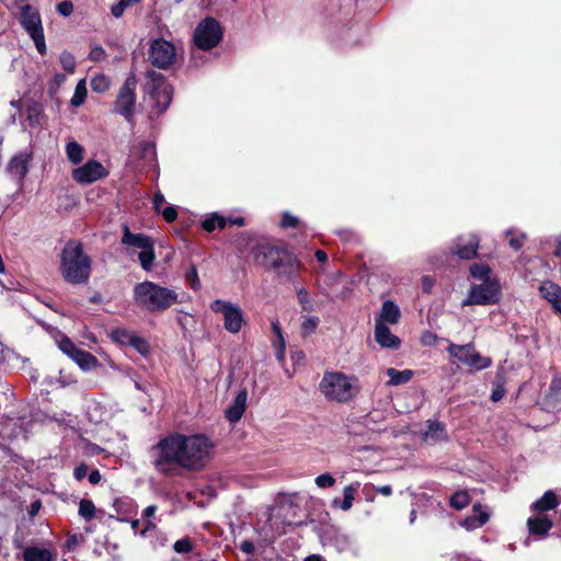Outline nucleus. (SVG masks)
<instances>
[{
  "instance_id": "nucleus-20",
  "label": "nucleus",
  "mask_w": 561,
  "mask_h": 561,
  "mask_svg": "<svg viewBox=\"0 0 561 561\" xmlns=\"http://www.w3.org/2000/svg\"><path fill=\"white\" fill-rule=\"evenodd\" d=\"M478 245L479 240L476 236H470L468 240L465 237H459L451 251L462 260H470L477 255Z\"/></svg>"
},
{
  "instance_id": "nucleus-46",
  "label": "nucleus",
  "mask_w": 561,
  "mask_h": 561,
  "mask_svg": "<svg viewBox=\"0 0 561 561\" xmlns=\"http://www.w3.org/2000/svg\"><path fill=\"white\" fill-rule=\"evenodd\" d=\"M314 482H316L317 486L327 489V488H331L334 485L335 479L330 473H323V474L318 476L316 478Z\"/></svg>"
},
{
  "instance_id": "nucleus-21",
  "label": "nucleus",
  "mask_w": 561,
  "mask_h": 561,
  "mask_svg": "<svg viewBox=\"0 0 561 561\" xmlns=\"http://www.w3.org/2000/svg\"><path fill=\"white\" fill-rule=\"evenodd\" d=\"M31 159H32L31 153H27V152L18 153L10 160V162L8 164V172L12 176H15L21 182L28 172V164H30Z\"/></svg>"
},
{
  "instance_id": "nucleus-42",
  "label": "nucleus",
  "mask_w": 561,
  "mask_h": 561,
  "mask_svg": "<svg viewBox=\"0 0 561 561\" xmlns=\"http://www.w3.org/2000/svg\"><path fill=\"white\" fill-rule=\"evenodd\" d=\"M176 553H188L193 550V542L190 537H183L173 543Z\"/></svg>"
},
{
  "instance_id": "nucleus-7",
  "label": "nucleus",
  "mask_w": 561,
  "mask_h": 561,
  "mask_svg": "<svg viewBox=\"0 0 561 561\" xmlns=\"http://www.w3.org/2000/svg\"><path fill=\"white\" fill-rule=\"evenodd\" d=\"M19 21L26 34L32 38L41 55L47 51L42 18L37 8L23 4L19 10Z\"/></svg>"
},
{
  "instance_id": "nucleus-22",
  "label": "nucleus",
  "mask_w": 561,
  "mask_h": 561,
  "mask_svg": "<svg viewBox=\"0 0 561 561\" xmlns=\"http://www.w3.org/2000/svg\"><path fill=\"white\" fill-rule=\"evenodd\" d=\"M559 504L557 494L549 490L531 504L530 510L537 515H546V512L554 510Z\"/></svg>"
},
{
  "instance_id": "nucleus-28",
  "label": "nucleus",
  "mask_w": 561,
  "mask_h": 561,
  "mask_svg": "<svg viewBox=\"0 0 561 561\" xmlns=\"http://www.w3.org/2000/svg\"><path fill=\"white\" fill-rule=\"evenodd\" d=\"M386 375L389 378L386 385L398 387L408 383L413 378L414 373L411 369L398 370L396 368H388L386 369Z\"/></svg>"
},
{
  "instance_id": "nucleus-12",
  "label": "nucleus",
  "mask_w": 561,
  "mask_h": 561,
  "mask_svg": "<svg viewBox=\"0 0 561 561\" xmlns=\"http://www.w3.org/2000/svg\"><path fill=\"white\" fill-rule=\"evenodd\" d=\"M54 337L59 350L71 358L81 369L91 370L96 367L98 359L92 354L79 348L62 332L57 331Z\"/></svg>"
},
{
  "instance_id": "nucleus-16",
  "label": "nucleus",
  "mask_w": 561,
  "mask_h": 561,
  "mask_svg": "<svg viewBox=\"0 0 561 561\" xmlns=\"http://www.w3.org/2000/svg\"><path fill=\"white\" fill-rule=\"evenodd\" d=\"M131 163L138 171L156 169L157 154L151 142L140 141L133 146L130 151Z\"/></svg>"
},
{
  "instance_id": "nucleus-50",
  "label": "nucleus",
  "mask_w": 561,
  "mask_h": 561,
  "mask_svg": "<svg viewBox=\"0 0 561 561\" xmlns=\"http://www.w3.org/2000/svg\"><path fill=\"white\" fill-rule=\"evenodd\" d=\"M186 279L191 284V287L193 289L199 288L201 284H199L198 273H197V270L195 266H191V268L186 273Z\"/></svg>"
},
{
  "instance_id": "nucleus-32",
  "label": "nucleus",
  "mask_w": 561,
  "mask_h": 561,
  "mask_svg": "<svg viewBox=\"0 0 561 561\" xmlns=\"http://www.w3.org/2000/svg\"><path fill=\"white\" fill-rule=\"evenodd\" d=\"M539 290L542 297L553 305L561 300V287L552 282L542 283Z\"/></svg>"
},
{
  "instance_id": "nucleus-38",
  "label": "nucleus",
  "mask_w": 561,
  "mask_h": 561,
  "mask_svg": "<svg viewBox=\"0 0 561 561\" xmlns=\"http://www.w3.org/2000/svg\"><path fill=\"white\" fill-rule=\"evenodd\" d=\"M450 505L456 508V510H462L465 508L469 502H470V497H469V494L465 491H460V492H456L451 497H450Z\"/></svg>"
},
{
  "instance_id": "nucleus-64",
  "label": "nucleus",
  "mask_w": 561,
  "mask_h": 561,
  "mask_svg": "<svg viewBox=\"0 0 561 561\" xmlns=\"http://www.w3.org/2000/svg\"><path fill=\"white\" fill-rule=\"evenodd\" d=\"M102 55H103L102 48H94L90 54L91 58L94 60H100L102 58Z\"/></svg>"
},
{
  "instance_id": "nucleus-43",
  "label": "nucleus",
  "mask_w": 561,
  "mask_h": 561,
  "mask_svg": "<svg viewBox=\"0 0 561 561\" xmlns=\"http://www.w3.org/2000/svg\"><path fill=\"white\" fill-rule=\"evenodd\" d=\"M272 329L275 335L278 339V351L276 353L277 359L282 360L284 358V350H285V340L282 335L280 325L278 322H272Z\"/></svg>"
},
{
  "instance_id": "nucleus-5",
  "label": "nucleus",
  "mask_w": 561,
  "mask_h": 561,
  "mask_svg": "<svg viewBox=\"0 0 561 561\" xmlns=\"http://www.w3.org/2000/svg\"><path fill=\"white\" fill-rule=\"evenodd\" d=\"M147 82L145 85V104L150 119L159 117L170 105L172 101L173 89L165 81L164 77L149 70L146 73Z\"/></svg>"
},
{
  "instance_id": "nucleus-35",
  "label": "nucleus",
  "mask_w": 561,
  "mask_h": 561,
  "mask_svg": "<svg viewBox=\"0 0 561 561\" xmlns=\"http://www.w3.org/2000/svg\"><path fill=\"white\" fill-rule=\"evenodd\" d=\"M490 274L491 268L488 265L476 263L470 266V275L477 280H494L495 278H492Z\"/></svg>"
},
{
  "instance_id": "nucleus-11",
  "label": "nucleus",
  "mask_w": 561,
  "mask_h": 561,
  "mask_svg": "<svg viewBox=\"0 0 561 561\" xmlns=\"http://www.w3.org/2000/svg\"><path fill=\"white\" fill-rule=\"evenodd\" d=\"M136 88L137 79L134 75H129L118 90L116 100L113 104V112L124 116L128 122L131 121L135 113Z\"/></svg>"
},
{
  "instance_id": "nucleus-41",
  "label": "nucleus",
  "mask_w": 561,
  "mask_h": 561,
  "mask_svg": "<svg viewBox=\"0 0 561 561\" xmlns=\"http://www.w3.org/2000/svg\"><path fill=\"white\" fill-rule=\"evenodd\" d=\"M297 298L305 311H313L314 310V304L313 300L310 299L308 293L304 288H299L297 290Z\"/></svg>"
},
{
  "instance_id": "nucleus-55",
  "label": "nucleus",
  "mask_w": 561,
  "mask_h": 561,
  "mask_svg": "<svg viewBox=\"0 0 561 561\" xmlns=\"http://www.w3.org/2000/svg\"><path fill=\"white\" fill-rule=\"evenodd\" d=\"M88 467L84 463L77 466L73 470V477L76 480L81 481L87 477Z\"/></svg>"
},
{
  "instance_id": "nucleus-39",
  "label": "nucleus",
  "mask_w": 561,
  "mask_h": 561,
  "mask_svg": "<svg viewBox=\"0 0 561 561\" xmlns=\"http://www.w3.org/2000/svg\"><path fill=\"white\" fill-rule=\"evenodd\" d=\"M506 236L510 237L508 244L514 250H519L526 240L524 232H516L512 229L506 231Z\"/></svg>"
},
{
  "instance_id": "nucleus-51",
  "label": "nucleus",
  "mask_w": 561,
  "mask_h": 561,
  "mask_svg": "<svg viewBox=\"0 0 561 561\" xmlns=\"http://www.w3.org/2000/svg\"><path fill=\"white\" fill-rule=\"evenodd\" d=\"M87 413H88L90 421L93 423H101L103 421L102 412H101V410L99 411V407L96 404L90 405L88 408Z\"/></svg>"
},
{
  "instance_id": "nucleus-56",
  "label": "nucleus",
  "mask_w": 561,
  "mask_h": 561,
  "mask_svg": "<svg viewBox=\"0 0 561 561\" xmlns=\"http://www.w3.org/2000/svg\"><path fill=\"white\" fill-rule=\"evenodd\" d=\"M128 5V3H124V0H121L117 4L111 8L112 14L116 18H119L123 14L125 8Z\"/></svg>"
},
{
  "instance_id": "nucleus-8",
  "label": "nucleus",
  "mask_w": 561,
  "mask_h": 561,
  "mask_svg": "<svg viewBox=\"0 0 561 561\" xmlns=\"http://www.w3.org/2000/svg\"><path fill=\"white\" fill-rule=\"evenodd\" d=\"M501 299V286L497 279L481 282L470 287L462 306H489L499 302Z\"/></svg>"
},
{
  "instance_id": "nucleus-63",
  "label": "nucleus",
  "mask_w": 561,
  "mask_h": 561,
  "mask_svg": "<svg viewBox=\"0 0 561 561\" xmlns=\"http://www.w3.org/2000/svg\"><path fill=\"white\" fill-rule=\"evenodd\" d=\"M553 255L561 259V234L556 239V250L553 251Z\"/></svg>"
},
{
  "instance_id": "nucleus-45",
  "label": "nucleus",
  "mask_w": 561,
  "mask_h": 561,
  "mask_svg": "<svg viewBox=\"0 0 561 561\" xmlns=\"http://www.w3.org/2000/svg\"><path fill=\"white\" fill-rule=\"evenodd\" d=\"M59 60H60L61 67L65 71H67L69 73L75 71L76 60H75V57L70 53H68V51L61 53Z\"/></svg>"
},
{
  "instance_id": "nucleus-30",
  "label": "nucleus",
  "mask_w": 561,
  "mask_h": 561,
  "mask_svg": "<svg viewBox=\"0 0 561 561\" xmlns=\"http://www.w3.org/2000/svg\"><path fill=\"white\" fill-rule=\"evenodd\" d=\"M25 561H54L55 554L45 548L30 547L23 552Z\"/></svg>"
},
{
  "instance_id": "nucleus-29",
  "label": "nucleus",
  "mask_w": 561,
  "mask_h": 561,
  "mask_svg": "<svg viewBox=\"0 0 561 561\" xmlns=\"http://www.w3.org/2000/svg\"><path fill=\"white\" fill-rule=\"evenodd\" d=\"M357 488H358V484L357 485L350 484V485L345 486L343 489V500L334 499L332 501V506L339 507L344 512L350 511L353 506V502L355 499V493H356Z\"/></svg>"
},
{
  "instance_id": "nucleus-59",
  "label": "nucleus",
  "mask_w": 561,
  "mask_h": 561,
  "mask_svg": "<svg viewBox=\"0 0 561 561\" xmlns=\"http://www.w3.org/2000/svg\"><path fill=\"white\" fill-rule=\"evenodd\" d=\"M240 549L245 553H252L254 551V545L249 540H244L240 543Z\"/></svg>"
},
{
  "instance_id": "nucleus-33",
  "label": "nucleus",
  "mask_w": 561,
  "mask_h": 561,
  "mask_svg": "<svg viewBox=\"0 0 561 561\" xmlns=\"http://www.w3.org/2000/svg\"><path fill=\"white\" fill-rule=\"evenodd\" d=\"M84 149L83 147L75 141L70 140L66 145V156L72 164H79L83 160Z\"/></svg>"
},
{
  "instance_id": "nucleus-18",
  "label": "nucleus",
  "mask_w": 561,
  "mask_h": 561,
  "mask_svg": "<svg viewBox=\"0 0 561 561\" xmlns=\"http://www.w3.org/2000/svg\"><path fill=\"white\" fill-rule=\"evenodd\" d=\"M553 522L548 515H537L527 519V528L529 535L536 540H541L547 537L549 530L552 528Z\"/></svg>"
},
{
  "instance_id": "nucleus-61",
  "label": "nucleus",
  "mask_w": 561,
  "mask_h": 561,
  "mask_svg": "<svg viewBox=\"0 0 561 561\" xmlns=\"http://www.w3.org/2000/svg\"><path fill=\"white\" fill-rule=\"evenodd\" d=\"M100 480H101V474H100L99 470H93L90 472V474H89L90 483L96 484L100 482Z\"/></svg>"
},
{
  "instance_id": "nucleus-1",
  "label": "nucleus",
  "mask_w": 561,
  "mask_h": 561,
  "mask_svg": "<svg viewBox=\"0 0 561 561\" xmlns=\"http://www.w3.org/2000/svg\"><path fill=\"white\" fill-rule=\"evenodd\" d=\"M213 440L204 434L174 433L152 447L153 466L161 473L176 468L198 471L206 467L214 453Z\"/></svg>"
},
{
  "instance_id": "nucleus-49",
  "label": "nucleus",
  "mask_w": 561,
  "mask_h": 561,
  "mask_svg": "<svg viewBox=\"0 0 561 561\" xmlns=\"http://www.w3.org/2000/svg\"><path fill=\"white\" fill-rule=\"evenodd\" d=\"M91 88L93 91L103 93L105 91V76L98 75L91 80Z\"/></svg>"
},
{
  "instance_id": "nucleus-36",
  "label": "nucleus",
  "mask_w": 561,
  "mask_h": 561,
  "mask_svg": "<svg viewBox=\"0 0 561 561\" xmlns=\"http://www.w3.org/2000/svg\"><path fill=\"white\" fill-rule=\"evenodd\" d=\"M96 508L92 501L81 500L79 503V515L85 520H92L95 517Z\"/></svg>"
},
{
  "instance_id": "nucleus-3",
  "label": "nucleus",
  "mask_w": 561,
  "mask_h": 561,
  "mask_svg": "<svg viewBox=\"0 0 561 561\" xmlns=\"http://www.w3.org/2000/svg\"><path fill=\"white\" fill-rule=\"evenodd\" d=\"M133 298L136 306L140 309L149 312H159L174 305L178 301V294L170 288L145 280L135 285Z\"/></svg>"
},
{
  "instance_id": "nucleus-4",
  "label": "nucleus",
  "mask_w": 561,
  "mask_h": 561,
  "mask_svg": "<svg viewBox=\"0 0 561 561\" xmlns=\"http://www.w3.org/2000/svg\"><path fill=\"white\" fill-rule=\"evenodd\" d=\"M320 392L329 400L339 403L352 401L360 391L358 378L341 371H327L319 383Z\"/></svg>"
},
{
  "instance_id": "nucleus-27",
  "label": "nucleus",
  "mask_w": 561,
  "mask_h": 561,
  "mask_svg": "<svg viewBox=\"0 0 561 561\" xmlns=\"http://www.w3.org/2000/svg\"><path fill=\"white\" fill-rule=\"evenodd\" d=\"M122 242L140 250H146L153 245V241L150 237L142 233H131L127 228L125 229Z\"/></svg>"
},
{
  "instance_id": "nucleus-10",
  "label": "nucleus",
  "mask_w": 561,
  "mask_h": 561,
  "mask_svg": "<svg viewBox=\"0 0 561 561\" xmlns=\"http://www.w3.org/2000/svg\"><path fill=\"white\" fill-rule=\"evenodd\" d=\"M210 310L222 316L226 331L232 334L241 331L244 324V317L239 305L228 300L216 299L210 304Z\"/></svg>"
},
{
  "instance_id": "nucleus-58",
  "label": "nucleus",
  "mask_w": 561,
  "mask_h": 561,
  "mask_svg": "<svg viewBox=\"0 0 561 561\" xmlns=\"http://www.w3.org/2000/svg\"><path fill=\"white\" fill-rule=\"evenodd\" d=\"M505 394V391L503 388L499 387L492 391L491 400L494 402L500 401Z\"/></svg>"
},
{
  "instance_id": "nucleus-62",
  "label": "nucleus",
  "mask_w": 561,
  "mask_h": 561,
  "mask_svg": "<svg viewBox=\"0 0 561 561\" xmlns=\"http://www.w3.org/2000/svg\"><path fill=\"white\" fill-rule=\"evenodd\" d=\"M157 512V506L156 505H149L148 507L145 508L144 511V516L146 518H151Z\"/></svg>"
},
{
  "instance_id": "nucleus-34",
  "label": "nucleus",
  "mask_w": 561,
  "mask_h": 561,
  "mask_svg": "<svg viewBox=\"0 0 561 561\" xmlns=\"http://www.w3.org/2000/svg\"><path fill=\"white\" fill-rule=\"evenodd\" d=\"M138 260L140 262L142 270L146 272H150L153 268V263L156 261L153 245L146 250H141L138 253Z\"/></svg>"
},
{
  "instance_id": "nucleus-54",
  "label": "nucleus",
  "mask_w": 561,
  "mask_h": 561,
  "mask_svg": "<svg viewBox=\"0 0 561 561\" xmlns=\"http://www.w3.org/2000/svg\"><path fill=\"white\" fill-rule=\"evenodd\" d=\"M161 213H162L163 218L168 222L174 221L178 217V211H176L175 207H173V206L165 207Z\"/></svg>"
},
{
  "instance_id": "nucleus-53",
  "label": "nucleus",
  "mask_w": 561,
  "mask_h": 561,
  "mask_svg": "<svg viewBox=\"0 0 561 561\" xmlns=\"http://www.w3.org/2000/svg\"><path fill=\"white\" fill-rule=\"evenodd\" d=\"M14 359L19 360L20 359V355L16 354L13 350H11V348H3L1 351L0 365H2L5 360L12 362Z\"/></svg>"
},
{
  "instance_id": "nucleus-9",
  "label": "nucleus",
  "mask_w": 561,
  "mask_h": 561,
  "mask_svg": "<svg viewBox=\"0 0 561 561\" xmlns=\"http://www.w3.org/2000/svg\"><path fill=\"white\" fill-rule=\"evenodd\" d=\"M447 351L451 357L467 366L471 371L482 370L492 365L491 357L482 356L471 343L465 345L450 343Z\"/></svg>"
},
{
  "instance_id": "nucleus-57",
  "label": "nucleus",
  "mask_w": 561,
  "mask_h": 561,
  "mask_svg": "<svg viewBox=\"0 0 561 561\" xmlns=\"http://www.w3.org/2000/svg\"><path fill=\"white\" fill-rule=\"evenodd\" d=\"M164 196L162 193L160 192H157L154 195H153V199H152V203H153V207L156 210H160V208L162 207V205L164 204Z\"/></svg>"
},
{
  "instance_id": "nucleus-19",
  "label": "nucleus",
  "mask_w": 561,
  "mask_h": 561,
  "mask_svg": "<svg viewBox=\"0 0 561 561\" xmlns=\"http://www.w3.org/2000/svg\"><path fill=\"white\" fill-rule=\"evenodd\" d=\"M375 340L383 348L398 350L401 345V340L394 335L388 325L381 321H375Z\"/></svg>"
},
{
  "instance_id": "nucleus-47",
  "label": "nucleus",
  "mask_w": 561,
  "mask_h": 561,
  "mask_svg": "<svg viewBox=\"0 0 561 561\" xmlns=\"http://www.w3.org/2000/svg\"><path fill=\"white\" fill-rule=\"evenodd\" d=\"M319 324V319L316 317H308L301 324V331L305 335L312 333Z\"/></svg>"
},
{
  "instance_id": "nucleus-2",
  "label": "nucleus",
  "mask_w": 561,
  "mask_h": 561,
  "mask_svg": "<svg viewBox=\"0 0 561 561\" xmlns=\"http://www.w3.org/2000/svg\"><path fill=\"white\" fill-rule=\"evenodd\" d=\"M60 273L64 279L72 285H81L89 280L91 259L78 241H68L60 254Z\"/></svg>"
},
{
  "instance_id": "nucleus-15",
  "label": "nucleus",
  "mask_w": 561,
  "mask_h": 561,
  "mask_svg": "<svg viewBox=\"0 0 561 561\" xmlns=\"http://www.w3.org/2000/svg\"><path fill=\"white\" fill-rule=\"evenodd\" d=\"M110 336L114 343L119 346H130L142 356H147L151 352V347L146 339L139 336L136 332L124 327L113 329Z\"/></svg>"
},
{
  "instance_id": "nucleus-24",
  "label": "nucleus",
  "mask_w": 561,
  "mask_h": 561,
  "mask_svg": "<svg viewBox=\"0 0 561 561\" xmlns=\"http://www.w3.org/2000/svg\"><path fill=\"white\" fill-rule=\"evenodd\" d=\"M401 317V311L398 305H396L392 300H386L379 312V316L375 321H381L383 324H396L399 322Z\"/></svg>"
},
{
  "instance_id": "nucleus-6",
  "label": "nucleus",
  "mask_w": 561,
  "mask_h": 561,
  "mask_svg": "<svg viewBox=\"0 0 561 561\" xmlns=\"http://www.w3.org/2000/svg\"><path fill=\"white\" fill-rule=\"evenodd\" d=\"M251 254L257 265L278 273L291 274L298 268L296 259L278 247L260 243L252 249Z\"/></svg>"
},
{
  "instance_id": "nucleus-17",
  "label": "nucleus",
  "mask_w": 561,
  "mask_h": 561,
  "mask_svg": "<svg viewBox=\"0 0 561 561\" xmlns=\"http://www.w3.org/2000/svg\"><path fill=\"white\" fill-rule=\"evenodd\" d=\"M105 174V168L95 160H89L83 165L72 170V179L78 184H91Z\"/></svg>"
},
{
  "instance_id": "nucleus-48",
  "label": "nucleus",
  "mask_w": 561,
  "mask_h": 561,
  "mask_svg": "<svg viewBox=\"0 0 561 561\" xmlns=\"http://www.w3.org/2000/svg\"><path fill=\"white\" fill-rule=\"evenodd\" d=\"M280 226L284 227V228L298 227L299 226V219L296 216L291 215L290 213L284 211L282 214Z\"/></svg>"
},
{
  "instance_id": "nucleus-52",
  "label": "nucleus",
  "mask_w": 561,
  "mask_h": 561,
  "mask_svg": "<svg viewBox=\"0 0 561 561\" xmlns=\"http://www.w3.org/2000/svg\"><path fill=\"white\" fill-rule=\"evenodd\" d=\"M57 12L62 16H69L73 12V4L70 1H62L57 5Z\"/></svg>"
},
{
  "instance_id": "nucleus-13",
  "label": "nucleus",
  "mask_w": 561,
  "mask_h": 561,
  "mask_svg": "<svg viewBox=\"0 0 561 561\" xmlns=\"http://www.w3.org/2000/svg\"><path fill=\"white\" fill-rule=\"evenodd\" d=\"M222 38L220 24L213 18H206L194 31V43L202 50L216 47Z\"/></svg>"
},
{
  "instance_id": "nucleus-14",
  "label": "nucleus",
  "mask_w": 561,
  "mask_h": 561,
  "mask_svg": "<svg viewBox=\"0 0 561 561\" xmlns=\"http://www.w3.org/2000/svg\"><path fill=\"white\" fill-rule=\"evenodd\" d=\"M149 59L157 68L168 69L176 60V48L165 39H153L150 44Z\"/></svg>"
},
{
  "instance_id": "nucleus-26",
  "label": "nucleus",
  "mask_w": 561,
  "mask_h": 561,
  "mask_svg": "<svg viewBox=\"0 0 561 561\" xmlns=\"http://www.w3.org/2000/svg\"><path fill=\"white\" fill-rule=\"evenodd\" d=\"M112 506L116 515L111 514L110 517H115L119 522H127L128 516L134 513V502L129 497L115 499Z\"/></svg>"
},
{
  "instance_id": "nucleus-23",
  "label": "nucleus",
  "mask_w": 561,
  "mask_h": 561,
  "mask_svg": "<svg viewBox=\"0 0 561 561\" xmlns=\"http://www.w3.org/2000/svg\"><path fill=\"white\" fill-rule=\"evenodd\" d=\"M248 393L245 390H241L236 396L232 404L226 410V417L231 422H238L245 410Z\"/></svg>"
},
{
  "instance_id": "nucleus-60",
  "label": "nucleus",
  "mask_w": 561,
  "mask_h": 561,
  "mask_svg": "<svg viewBox=\"0 0 561 561\" xmlns=\"http://www.w3.org/2000/svg\"><path fill=\"white\" fill-rule=\"evenodd\" d=\"M375 489H376L377 492H379L383 496H390L392 494V488L389 484L377 486Z\"/></svg>"
},
{
  "instance_id": "nucleus-31",
  "label": "nucleus",
  "mask_w": 561,
  "mask_h": 561,
  "mask_svg": "<svg viewBox=\"0 0 561 561\" xmlns=\"http://www.w3.org/2000/svg\"><path fill=\"white\" fill-rule=\"evenodd\" d=\"M424 439L430 442H442L447 439L445 426L439 422H430L424 433Z\"/></svg>"
},
{
  "instance_id": "nucleus-40",
  "label": "nucleus",
  "mask_w": 561,
  "mask_h": 561,
  "mask_svg": "<svg viewBox=\"0 0 561 561\" xmlns=\"http://www.w3.org/2000/svg\"><path fill=\"white\" fill-rule=\"evenodd\" d=\"M83 542V536L81 534H70L67 536L64 545V553L73 552Z\"/></svg>"
},
{
  "instance_id": "nucleus-44",
  "label": "nucleus",
  "mask_w": 561,
  "mask_h": 561,
  "mask_svg": "<svg viewBox=\"0 0 561 561\" xmlns=\"http://www.w3.org/2000/svg\"><path fill=\"white\" fill-rule=\"evenodd\" d=\"M85 94H87V89H85V84H84V81L81 80L77 87H76V91H75V94L71 99V104L73 106H79L83 103L84 101V98H85Z\"/></svg>"
},
{
  "instance_id": "nucleus-25",
  "label": "nucleus",
  "mask_w": 561,
  "mask_h": 561,
  "mask_svg": "<svg viewBox=\"0 0 561 561\" xmlns=\"http://www.w3.org/2000/svg\"><path fill=\"white\" fill-rule=\"evenodd\" d=\"M489 520V514L482 511L481 504H474L472 515L461 522V526L467 530H472L483 526Z\"/></svg>"
},
{
  "instance_id": "nucleus-37",
  "label": "nucleus",
  "mask_w": 561,
  "mask_h": 561,
  "mask_svg": "<svg viewBox=\"0 0 561 561\" xmlns=\"http://www.w3.org/2000/svg\"><path fill=\"white\" fill-rule=\"evenodd\" d=\"M226 218H224L222 216H219L217 214H213L209 218L205 219L203 221V228L208 231V232H211L214 231L217 227L218 228H225L226 226Z\"/></svg>"
}]
</instances>
